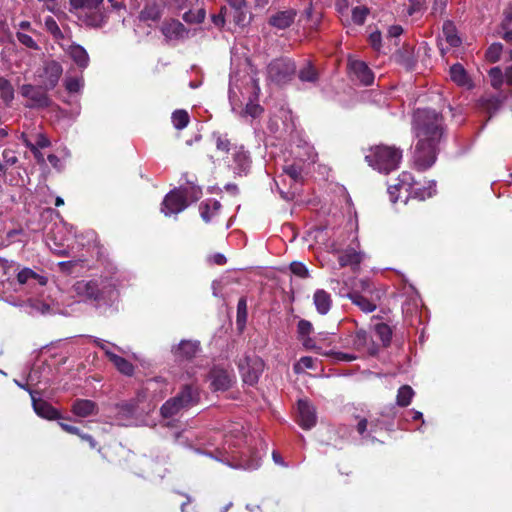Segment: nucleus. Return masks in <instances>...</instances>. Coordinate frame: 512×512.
<instances>
[{"mask_svg": "<svg viewBox=\"0 0 512 512\" xmlns=\"http://www.w3.org/2000/svg\"><path fill=\"white\" fill-rule=\"evenodd\" d=\"M245 433L240 423H232L224 432H215L207 439L185 430L175 434L177 445L208 456L234 469L253 471L261 466L259 456L250 455L244 447Z\"/></svg>", "mask_w": 512, "mask_h": 512, "instance_id": "f257e3e1", "label": "nucleus"}, {"mask_svg": "<svg viewBox=\"0 0 512 512\" xmlns=\"http://www.w3.org/2000/svg\"><path fill=\"white\" fill-rule=\"evenodd\" d=\"M117 278L100 276L89 280H79L72 286L73 294L79 301L95 307L109 305L117 297Z\"/></svg>", "mask_w": 512, "mask_h": 512, "instance_id": "f03ea898", "label": "nucleus"}, {"mask_svg": "<svg viewBox=\"0 0 512 512\" xmlns=\"http://www.w3.org/2000/svg\"><path fill=\"white\" fill-rule=\"evenodd\" d=\"M212 138L216 149L227 156L224 159L227 169L236 177H246L252 169L251 152L243 144H232L227 134L214 132Z\"/></svg>", "mask_w": 512, "mask_h": 512, "instance_id": "7ed1b4c3", "label": "nucleus"}, {"mask_svg": "<svg viewBox=\"0 0 512 512\" xmlns=\"http://www.w3.org/2000/svg\"><path fill=\"white\" fill-rule=\"evenodd\" d=\"M413 131L421 141L440 142L443 135V117L435 110L417 109L413 114Z\"/></svg>", "mask_w": 512, "mask_h": 512, "instance_id": "20e7f679", "label": "nucleus"}, {"mask_svg": "<svg viewBox=\"0 0 512 512\" xmlns=\"http://www.w3.org/2000/svg\"><path fill=\"white\" fill-rule=\"evenodd\" d=\"M415 180L413 175L408 172H402L397 178V183L394 185L388 186V194L390 197V201L392 203H396L399 199V194L404 193V203L408 201L409 198L418 199L420 201L431 198L436 194V181L430 180L428 181L427 186L423 187H414Z\"/></svg>", "mask_w": 512, "mask_h": 512, "instance_id": "39448f33", "label": "nucleus"}, {"mask_svg": "<svg viewBox=\"0 0 512 512\" xmlns=\"http://www.w3.org/2000/svg\"><path fill=\"white\" fill-rule=\"evenodd\" d=\"M402 156V150L395 146L377 145L370 149L365 159L373 169L388 174L399 167Z\"/></svg>", "mask_w": 512, "mask_h": 512, "instance_id": "423d86ee", "label": "nucleus"}, {"mask_svg": "<svg viewBox=\"0 0 512 512\" xmlns=\"http://www.w3.org/2000/svg\"><path fill=\"white\" fill-rule=\"evenodd\" d=\"M198 401V389L192 385H185L176 396L170 398L161 406L160 412L164 418H170L182 410L196 405Z\"/></svg>", "mask_w": 512, "mask_h": 512, "instance_id": "0eeeda50", "label": "nucleus"}, {"mask_svg": "<svg viewBox=\"0 0 512 512\" xmlns=\"http://www.w3.org/2000/svg\"><path fill=\"white\" fill-rule=\"evenodd\" d=\"M295 71L296 66L293 60L289 58L274 59L267 66V79L276 85H284L292 80Z\"/></svg>", "mask_w": 512, "mask_h": 512, "instance_id": "6e6552de", "label": "nucleus"}, {"mask_svg": "<svg viewBox=\"0 0 512 512\" xmlns=\"http://www.w3.org/2000/svg\"><path fill=\"white\" fill-rule=\"evenodd\" d=\"M46 235L51 249L59 255H64L66 243L72 238L74 231L72 226L60 219L48 228Z\"/></svg>", "mask_w": 512, "mask_h": 512, "instance_id": "1a4fd4ad", "label": "nucleus"}, {"mask_svg": "<svg viewBox=\"0 0 512 512\" xmlns=\"http://www.w3.org/2000/svg\"><path fill=\"white\" fill-rule=\"evenodd\" d=\"M439 142L434 141H421L418 139V142L415 146V150L413 153V163L414 167L418 171H425L432 167L437 159V145Z\"/></svg>", "mask_w": 512, "mask_h": 512, "instance_id": "9d476101", "label": "nucleus"}, {"mask_svg": "<svg viewBox=\"0 0 512 512\" xmlns=\"http://www.w3.org/2000/svg\"><path fill=\"white\" fill-rule=\"evenodd\" d=\"M238 368L244 383L252 386L258 382L264 369V362L256 355H246L239 361Z\"/></svg>", "mask_w": 512, "mask_h": 512, "instance_id": "9b49d317", "label": "nucleus"}, {"mask_svg": "<svg viewBox=\"0 0 512 512\" xmlns=\"http://www.w3.org/2000/svg\"><path fill=\"white\" fill-rule=\"evenodd\" d=\"M17 281L21 285H26L32 294L40 295L48 279L46 276L25 267L18 272Z\"/></svg>", "mask_w": 512, "mask_h": 512, "instance_id": "f8f14e48", "label": "nucleus"}, {"mask_svg": "<svg viewBox=\"0 0 512 512\" xmlns=\"http://www.w3.org/2000/svg\"><path fill=\"white\" fill-rule=\"evenodd\" d=\"M181 191L182 190L175 188L167 193L164 197L161 206V212L165 216L177 215L189 206L188 200L184 199Z\"/></svg>", "mask_w": 512, "mask_h": 512, "instance_id": "ddd939ff", "label": "nucleus"}, {"mask_svg": "<svg viewBox=\"0 0 512 512\" xmlns=\"http://www.w3.org/2000/svg\"><path fill=\"white\" fill-rule=\"evenodd\" d=\"M209 379L214 391H226L232 386L234 375L227 369L215 366L209 373Z\"/></svg>", "mask_w": 512, "mask_h": 512, "instance_id": "4468645a", "label": "nucleus"}, {"mask_svg": "<svg viewBox=\"0 0 512 512\" xmlns=\"http://www.w3.org/2000/svg\"><path fill=\"white\" fill-rule=\"evenodd\" d=\"M20 93L24 98H27L30 102L26 105L30 108H45L50 104L49 97L42 92L39 88L31 85L24 84L20 88Z\"/></svg>", "mask_w": 512, "mask_h": 512, "instance_id": "2eb2a0df", "label": "nucleus"}, {"mask_svg": "<svg viewBox=\"0 0 512 512\" xmlns=\"http://www.w3.org/2000/svg\"><path fill=\"white\" fill-rule=\"evenodd\" d=\"M62 73L63 67L60 62L56 60H48L44 62L43 74L41 75L44 87L47 90L54 89L57 86Z\"/></svg>", "mask_w": 512, "mask_h": 512, "instance_id": "dca6fc26", "label": "nucleus"}, {"mask_svg": "<svg viewBox=\"0 0 512 512\" xmlns=\"http://www.w3.org/2000/svg\"><path fill=\"white\" fill-rule=\"evenodd\" d=\"M298 424L306 430L316 425L317 415L315 407L307 400L300 399L297 403Z\"/></svg>", "mask_w": 512, "mask_h": 512, "instance_id": "f3484780", "label": "nucleus"}, {"mask_svg": "<svg viewBox=\"0 0 512 512\" xmlns=\"http://www.w3.org/2000/svg\"><path fill=\"white\" fill-rule=\"evenodd\" d=\"M348 68L350 74L358 79L363 85L369 86L374 82V73L368 65L360 60L349 59Z\"/></svg>", "mask_w": 512, "mask_h": 512, "instance_id": "a211bd4d", "label": "nucleus"}, {"mask_svg": "<svg viewBox=\"0 0 512 512\" xmlns=\"http://www.w3.org/2000/svg\"><path fill=\"white\" fill-rule=\"evenodd\" d=\"M200 350V343L192 340H181L171 348V352L178 361L194 358Z\"/></svg>", "mask_w": 512, "mask_h": 512, "instance_id": "6ab92c4d", "label": "nucleus"}, {"mask_svg": "<svg viewBox=\"0 0 512 512\" xmlns=\"http://www.w3.org/2000/svg\"><path fill=\"white\" fill-rule=\"evenodd\" d=\"M61 47L79 69L84 70L89 66L90 57L83 46L77 43H71L67 46L61 45Z\"/></svg>", "mask_w": 512, "mask_h": 512, "instance_id": "aec40b11", "label": "nucleus"}, {"mask_svg": "<svg viewBox=\"0 0 512 512\" xmlns=\"http://www.w3.org/2000/svg\"><path fill=\"white\" fill-rule=\"evenodd\" d=\"M29 394L31 396L33 409L39 417L47 420H55L60 417L58 410L51 404L40 398H36V392L34 390H29Z\"/></svg>", "mask_w": 512, "mask_h": 512, "instance_id": "412c9836", "label": "nucleus"}, {"mask_svg": "<svg viewBox=\"0 0 512 512\" xmlns=\"http://www.w3.org/2000/svg\"><path fill=\"white\" fill-rule=\"evenodd\" d=\"M296 16L297 11L293 8H289L272 14L269 17L268 23L276 29L284 30L294 23Z\"/></svg>", "mask_w": 512, "mask_h": 512, "instance_id": "4be33fe9", "label": "nucleus"}, {"mask_svg": "<svg viewBox=\"0 0 512 512\" xmlns=\"http://www.w3.org/2000/svg\"><path fill=\"white\" fill-rule=\"evenodd\" d=\"M352 348L359 353H375V348L370 335L363 329L355 332L351 340Z\"/></svg>", "mask_w": 512, "mask_h": 512, "instance_id": "5701e85b", "label": "nucleus"}, {"mask_svg": "<svg viewBox=\"0 0 512 512\" xmlns=\"http://www.w3.org/2000/svg\"><path fill=\"white\" fill-rule=\"evenodd\" d=\"M449 75L451 80L458 86L466 89L473 88V82L462 64H453L449 69Z\"/></svg>", "mask_w": 512, "mask_h": 512, "instance_id": "b1692460", "label": "nucleus"}, {"mask_svg": "<svg viewBox=\"0 0 512 512\" xmlns=\"http://www.w3.org/2000/svg\"><path fill=\"white\" fill-rule=\"evenodd\" d=\"M313 303L316 311L320 315H326L332 307V298L330 293L324 289H317L313 295Z\"/></svg>", "mask_w": 512, "mask_h": 512, "instance_id": "393cba45", "label": "nucleus"}, {"mask_svg": "<svg viewBox=\"0 0 512 512\" xmlns=\"http://www.w3.org/2000/svg\"><path fill=\"white\" fill-rule=\"evenodd\" d=\"M505 98V96L501 95L483 96L479 100V107L488 112L491 117L500 109Z\"/></svg>", "mask_w": 512, "mask_h": 512, "instance_id": "a878e982", "label": "nucleus"}, {"mask_svg": "<svg viewBox=\"0 0 512 512\" xmlns=\"http://www.w3.org/2000/svg\"><path fill=\"white\" fill-rule=\"evenodd\" d=\"M73 413L78 417H88L97 411V405L94 401L88 399H78L72 406Z\"/></svg>", "mask_w": 512, "mask_h": 512, "instance_id": "bb28decb", "label": "nucleus"}, {"mask_svg": "<svg viewBox=\"0 0 512 512\" xmlns=\"http://www.w3.org/2000/svg\"><path fill=\"white\" fill-rule=\"evenodd\" d=\"M221 209V203L214 199H207L199 206L201 218L206 222H210Z\"/></svg>", "mask_w": 512, "mask_h": 512, "instance_id": "cd10ccee", "label": "nucleus"}, {"mask_svg": "<svg viewBox=\"0 0 512 512\" xmlns=\"http://www.w3.org/2000/svg\"><path fill=\"white\" fill-rule=\"evenodd\" d=\"M362 259L363 254L361 252H356L354 249H347L338 257L339 265L341 267L351 266L356 268L359 266Z\"/></svg>", "mask_w": 512, "mask_h": 512, "instance_id": "c85d7f7f", "label": "nucleus"}, {"mask_svg": "<svg viewBox=\"0 0 512 512\" xmlns=\"http://www.w3.org/2000/svg\"><path fill=\"white\" fill-rule=\"evenodd\" d=\"M442 34H443L445 41L447 42V44L450 47L455 48V47L460 46L462 41H461V38L459 37V35L457 33V29L452 21L447 20L443 23Z\"/></svg>", "mask_w": 512, "mask_h": 512, "instance_id": "c756f323", "label": "nucleus"}, {"mask_svg": "<svg viewBox=\"0 0 512 512\" xmlns=\"http://www.w3.org/2000/svg\"><path fill=\"white\" fill-rule=\"evenodd\" d=\"M178 190H182L181 194L184 196V199L188 200L189 205L198 201L202 196V189L200 186L196 185L193 181H186L185 186H180Z\"/></svg>", "mask_w": 512, "mask_h": 512, "instance_id": "7c9ffc66", "label": "nucleus"}, {"mask_svg": "<svg viewBox=\"0 0 512 512\" xmlns=\"http://www.w3.org/2000/svg\"><path fill=\"white\" fill-rule=\"evenodd\" d=\"M294 153L301 162H314L316 158L314 147L304 140L299 141V144L296 146V151Z\"/></svg>", "mask_w": 512, "mask_h": 512, "instance_id": "2f4dec72", "label": "nucleus"}, {"mask_svg": "<svg viewBox=\"0 0 512 512\" xmlns=\"http://www.w3.org/2000/svg\"><path fill=\"white\" fill-rule=\"evenodd\" d=\"M89 340L94 343L97 347H99L104 354L107 356L109 360L113 358V356L116 354L114 350H117L118 352L124 353V350L115 345L114 343L108 342L104 339L94 337V336H88Z\"/></svg>", "mask_w": 512, "mask_h": 512, "instance_id": "473e14b6", "label": "nucleus"}, {"mask_svg": "<svg viewBox=\"0 0 512 512\" xmlns=\"http://www.w3.org/2000/svg\"><path fill=\"white\" fill-rule=\"evenodd\" d=\"M347 297L365 313H371L376 310V304L358 292H351L347 294Z\"/></svg>", "mask_w": 512, "mask_h": 512, "instance_id": "72a5a7b5", "label": "nucleus"}, {"mask_svg": "<svg viewBox=\"0 0 512 512\" xmlns=\"http://www.w3.org/2000/svg\"><path fill=\"white\" fill-rule=\"evenodd\" d=\"M298 78L301 82L316 83L319 74L311 62H306L298 71Z\"/></svg>", "mask_w": 512, "mask_h": 512, "instance_id": "f704fd0d", "label": "nucleus"}, {"mask_svg": "<svg viewBox=\"0 0 512 512\" xmlns=\"http://www.w3.org/2000/svg\"><path fill=\"white\" fill-rule=\"evenodd\" d=\"M356 429L361 436L363 444L374 443L376 441L375 437L371 436V433L375 431L374 425L370 424V430L368 431V421L366 418H362L358 421Z\"/></svg>", "mask_w": 512, "mask_h": 512, "instance_id": "c9c22d12", "label": "nucleus"}, {"mask_svg": "<svg viewBox=\"0 0 512 512\" xmlns=\"http://www.w3.org/2000/svg\"><path fill=\"white\" fill-rule=\"evenodd\" d=\"M502 37L505 41L512 43V3L504 11V19L501 23Z\"/></svg>", "mask_w": 512, "mask_h": 512, "instance_id": "e433bc0d", "label": "nucleus"}, {"mask_svg": "<svg viewBox=\"0 0 512 512\" xmlns=\"http://www.w3.org/2000/svg\"><path fill=\"white\" fill-rule=\"evenodd\" d=\"M0 98L6 106H9L14 99V88L11 82L4 77H0Z\"/></svg>", "mask_w": 512, "mask_h": 512, "instance_id": "4c0bfd02", "label": "nucleus"}, {"mask_svg": "<svg viewBox=\"0 0 512 512\" xmlns=\"http://www.w3.org/2000/svg\"><path fill=\"white\" fill-rule=\"evenodd\" d=\"M115 368L123 375L132 376L134 373V366L127 359L115 354L110 360Z\"/></svg>", "mask_w": 512, "mask_h": 512, "instance_id": "58836bf2", "label": "nucleus"}, {"mask_svg": "<svg viewBox=\"0 0 512 512\" xmlns=\"http://www.w3.org/2000/svg\"><path fill=\"white\" fill-rule=\"evenodd\" d=\"M283 172L290 177L295 183H300L303 180V166L299 163L287 164L283 167Z\"/></svg>", "mask_w": 512, "mask_h": 512, "instance_id": "ea45409f", "label": "nucleus"}, {"mask_svg": "<svg viewBox=\"0 0 512 512\" xmlns=\"http://www.w3.org/2000/svg\"><path fill=\"white\" fill-rule=\"evenodd\" d=\"M64 87L69 93H80L84 87L83 76H66Z\"/></svg>", "mask_w": 512, "mask_h": 512, "instance_id": "a19ab883", "label": "nucleus"}, {"mask_svg": "<svg viewBox=\"0 0 512 512\" xmlns=\"http://www.w3.org/2000/svg\"><path fill=\"white\" fill-rule=\"evenodd\" d=\"M414 390L409 385H403L398 389L396 403L398 406L406 407L411 403Z\"/></svg>", "mask_w": 512, "mask_h": 512, "instance_id": "79ce46f5", "label": "nucleus"}, {"mask_svg": "<svg viewBox=\"0 0 512 512\" xmlns=\"http://www.w3.org/2000/svg\"><path fill=\"white\" fill-rule=\"evenodd\" d=\"M306 369L316 370L317 359H314L310 356H303L293 366V370L296 374H301Z\"/></svg>", "mask_w": 512, "mask_h": 512, "instance_id": "37998d69", "label": "nucleus"}, {"mask_svg": "<svg viewBox=\"0 0 512 512\" xmlns=\"http://www.w3.org/2000/svg\"><path fill=\"white\" fill-rule=\"evenodd\" d=\"M375 333L382 341L384 346H388L392 338V330L386 323H378L375 325Z\"/></svg>", "mask_w": 512, "mask_h": 512, "instance_id": "c03bdc74", "label": "nucleus"}, {"mask_svg": "<svg viewBox=\"0 0 512 512\" xmlns=\"http://www.w3.org/2000/svg\"><path fill=\"white\" fill-rule=\"evenodd\" d=\"M172 123L177 130L184 129L189 123V115L185 110H176L172 113Z\"/></svg>", "mask_w": 512, "mask_h": 512, "instance_id": "a18cd8bd", "label": "nucleus"}, {"mask_svg": "<svg viewBox=\"0 0 512 512\" xmlns=\"http://www.w3.org/2000/svg\"><path fill=\"white\" fill-rule=\"evenodd\" d=\"M44 25L46 30L53 36L55 40H60L64 38V34L61 31L60 27L58 26L56 20L51 17L47 16L44 20Z\"/></svg>", "mask_w": 512, "mask_h": 512, "instance_id": "49530a36", "label": "nucleus"}, {"mask_svg": "<svg viewBox=\"0 0 512 512\" xmlns=\"http://www.w3.org/2000/svg\"><path fill=\"white\" fill-rule=\"evenodd\" d=\"M238 92H240V88L237 85V82L235 80V76L233 74H230V82H229L228 95H229V101H230V104L232 106V111L233 112H235V110H236L235 105H236V102L239 100L238 99Z\"/></svg>", "mask_w": 512, "mask_h": 512, "instance_id": "de8ad7c7", "label": "nucleus"}, {"mask_svg": "<svg viewBox=\"0 0 512 512\" xmlns=\"http://www.w3.org/2000/svg\"><path fill=\"white\" fill-rule=\"evenodd\" d=\"M369 12V9L365 6L354 7L352 9V21L357 25H363Z\"/></svg>", "mask_w": 512, "mask_h": 512, "instance_id": "09e8293b", "label": "nucleus"}, {"mask_svg": "<svg viewBox=\"0 0 512 512\" xmlns=\"http://www.w3.org/2000/svg\"><path fill=\"white\" fill-rule=\"evenodd\" d=\"M205 10L199 9L196 12L193 11H187L183 14V20L187 23H202L205 19Z\"/></svg>", "mask_w": 512, "mask_h": 512, "instance_id": "8fccbe9b", "label": "nucleus"}, {"mask_svg": "<svg viewBox=\"0 0 512 512\" xmlns=\"http://www.w3.org/2000/svg\"><path fill=\"white\" fill-rule=\"evenodd\" d=\"M489 77L491 81V85L495 89H499L504 81V74L499 67H493L489 70Z\"/></svg>", "mask_w": 512, "mask_h": 512, "instance_id": "3c124183", "label": "nucleus"}, {"mask_svg": "<svg viewBox=\"0 0 512 512\" xmlns=\"http://www.w3.org/2000/svg\"><path fill=\"white\" fill-rule=\"evenodd\" d=\"M21 139H22L23 144L28 149H30V151L33 153L36 160L39 163H42V164L45 163V158H44L43 153L40 151V149L38 147H36V146L34 147L32 145V140L26 134H22Z\"/></svg>", "mask_w": 512, "mask_h": 512, "instance_id": "603ef678", "label": "nucleus"}, {"mask_svg": "<svg viewBox=\"0 0 512 512\" xmlns=\"http://www.w3.org/2000/svg\"><path fill=\"white\" fill-rule=\"evenodd\" d=\"M263 112V108L255 102H248L245 106V109L240 113L242 117L244 116H250L251 118H256L260 116V114Z\"/></svg>", "mask_w": 512, "mask_h": 512, "instance_id": "864d4df0", "label": "nucleus"}, {"mask_svg": "<svg viewBox=\"0 0 512 512\" xmlns=\"http://www.w3.org/2000/svg\"><path fill=\"white\" fill-rule=\"evenodd\" d=\"M118 414L130 418L136 414L137 406L134 402H124L117 406Z\"/></svg>", "mask_w": 512, "mask_h": 512, "instance_id": "5fc2aeb1", "label": "nucleus"}, {"mask_svg": "<svg viewBox=\"0 0 512 512\" xmlns=\"http://www.w3.org/2000/svg\"><path fill=\"white\" fill-rule=\"evenodd\" d=\"M502 49H503V47H502V44H500V43L491 44L486 51V58L490 62H497L500 59Z\"/></svg>", "mask_w": 512, "mask_h": 512, "instance_id": "6e6d98bb", "label": "nucleus"}, {"mask_svg": "<svg viewBox=\"0 0 512 512\" xmlns=\"http://www.w3.org/2000/svg\"><path fill=\"white\" fill-rule=\"evenodd\" d=\"M32 140V145L39 149L47 148L51 145L49 138L44 133H36L34 135H27Z\"/></svg>", "mask_w": 512, "mask_h": 512, "instance_id": "4d7b16f0", "label": "nucleus"}, {"mask_svg": "<svg viewBox=\"0 0 512 512\" xmlns=\"http://www.w3.org/2000/svg\"><path fill=\"white\" fill-rule=\"evenodd\" d=\"M16 38L22 45H24L27 48H30L33 50L39 49L37 42L28 34H25L22 32H17Z\"/></svg>", "mask_w": 512, "mask_h": 512, "instance_id": "13d9d810", "label": "nucleus"}, {"mask_svg": "<svg viewBox=\"0 0 512 512\" xmlns=\"http://www.w3.org/2000/svg\"><path fill=\"white\" fill-rule=\"evenodd\" d=\"M290 270L291 272L300 277V278H308L309 277V271L305 264L302 262H292L290 264Z\"/></svg>", "mask_w": 512, "mask_h": 512, "instance_id": "bf43d9fd", "label": "nucleus"}, {"mask_svg": "<svg viewBox=\"0 0 512 512\" xmlns=\"http://www.w3.org/2000/svg\"><path fill=\"white\" fill-rule=\"evenodd\" d=\"M89 26L100 28L106 23V15L104 13H95L86 20Z\"/></svg>", "mask_w": 512, "mask_h": 512, "instance_id": "052dcab7", "label": "nucleus"}, {"mask_svg": "<svg viewBox=\"0 0 512 512\" xmlns=\"http://www.w3.org/2000/svg\"><path fill=\"white\" fill-rule=\"evenodd\" d=\"M247 318V302L244 297L240 298L237 304V323H245Z\"/></svg>", "mask_w": 512, "mask_h": 512, "instance_id": "680f3d73", "label": "nucleus"}, {"mask_svg": "<svg viewBox=\"0 0 512 512\" xmlns=\"http://www.w3.org/2000/svg\"><path fill=\"white\" fill-rule=\"evenodd\" d=\"M2 160L7 168L14 166L18 162L16 152L12 149H4L2 152Z\"/></svg>", "mask_w": 512, "mask_h": 512, "instance_id": "e2e57ef3", "label": "nucleus"}, {"mask_svg": "<svg viewBox=\"0 0 512 512\" xmlns=\"http://www.w3.org/2000/svg\"><path fill=\"white\" fill-rule=\"evenodd\" d=\"M332 355L334 356L335 360L341 362H352L359 358V355L345 352H333Z\"/></svg>", "mask_w": 512, "mask_h": 512, "instance_id": "0e129e2a", "label": "nucleus"}, {"mask_svg": "<svg viewBox=\"0 0 512 512\" xmlns=\"http://www.w3.org/2000/svg\"><path fill=\"white\" fill-rule=\"evenodd\" d=\"M369 42L371 46L379 51L381 48L382 35L380 31H374L369 35Z\"/></svg>", "mask_w": 512, "mask_h": 512, "instance_id": "69168bd1", "label": "nucleus"}, {"mask_svg": "<svg viewBox=\"0 0 512 512\" xmlns=\"http://www.w3.org/2000/svg\"><path fill=\"white\" fill-rule=\"evenodd\" d=\"M297 328L299 335L305 336L312 331V324L307 320H300Z\"/></svg>", "mask_w": 512, "mask_h": 512, "instance_id": "338daca9", "label": "nucleus"}, {"mask_svg": "<svg viewBox=\"0 0 512 512\" xmlns=\"http://www.w3.org/2000/svg\"><path fill=\"white\" fill-rule=\"evenodd\" d=\"M447 1L448 0H434L433 6H432L433 14L442 15L445 11Z\"/></svg>", "mask_w": 512, "mask_h": 512, "instance_id": "774afa93", "label": "nucleus"}]
</instances>
